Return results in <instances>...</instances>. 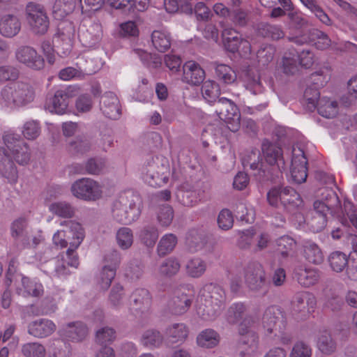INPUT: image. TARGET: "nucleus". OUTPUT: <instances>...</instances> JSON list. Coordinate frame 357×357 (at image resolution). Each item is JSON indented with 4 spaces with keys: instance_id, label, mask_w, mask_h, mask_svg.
Instances as JSON below:
<instances>
[{
    "instance_id": "1",
    "label": "nucleus",
    "mask_w": 357,
    "mask_h": 357,
    "mask_svg": "<svg viewBox=\"0 0 357 357\" xmlns=\"http://www.w3.org/2000/svg\"><path fill=\"white\" fill-rule=\"evenodd\" d=\"M6 147H0V174L10 183H15L18 174L12 158L20 165L30 160V150L26 143L14 133L3 136Z\"/></svg>"
},
{
    "instance_id": "2",
    "label": "nucleus",
    "mask_w": 357,
    "mask_h": 357,
    "mask_svg": "<svg viewBox=\"0 0 357 357\" xmlns=\"http://www.w3.org/2000/svg\"><path fill=\"white\" fill-rule=\"evenodd\" d=\"M141 206L138 196L132 192L121 195L115 201L112 208V216L118 222L130 225L139 219Z\"/></svg>"
},
{
    "instance_id": "3",
    "label": "nucleus",
    "mask_w": 357,
    "mask_h": 357,
    "mask_svg": "<svg viewBox=\"0 0 357 357\" xmlns=\"http://www.w3.org/2000/svg\"><path fill=\"white\" fill-rule=\"evenodd\" d=\"M34 93L29 84L15 82L3 87L1 93L0 106L15 108L22 107L33 100Z\"/></svg>"
},
{
    "instance_id": "4",
    "label": "nucleus",
    "mask_w": 357,
    "mask_h": 357,
    "mask_svg": "<svg viewBox=\"0 0 357 357\" xmlns=\"http://www.w3.org/2000/svg\"><path fill=\"white\" fill-rule=\"evenodd\" d=\"M170 176L169 160L162 155L153 157L142 171V178L149 185L158 188L167 183Z\"/></svg>"
},
{
    "instance_id": "5",
    "label": "nucleus",
    "mask_w": 357,
    "mask_h": 357,
    "mask_svg": "<svg viewBox=\"0 0 357 357\" xmlns=\"http://www.w3.org/2000/svg\"><path fill=\"white\" fill-rule=\"evenodd\" d=\"M59 229L52 237L53 243L60 248H65L68 244L70 247L77 248L84 238V231L82 225L73 220H63Z\"/></svg>"
},
{
    "instance_id": "6",
    "label": "nucleus",
    "mask_w": 357,
    "mask_h": 357,
    "mask_svg": "<svg viewBox=\"0 0 357 357\" xmlns=\"http://www.w3.org/2000/svg\"><path fill=\"white\" fill-rule=\"evenodd\" d=\"M268 204L274 207L281 204L286 210L293 212L302 207L303 202L299 193L290 187H274L267 193Z\"/></svg>"
},
{
    "instance_id": "7",
    "label": "nucleus",
    "mask_w": 357,
    "mask_h": 357,
    "mask_svg": "<svg viewBox=\"0 0 357 357\" xmlns=\"http://www.w3.org/2000/svg\"><path fill=\"white\" fill-rule=\"evenodd\" d=\"M25 13L26 21L34 33L43 35L47 31L50 21L43 5L29 2L26 6Z\"/></svg>"
},
{
    "instance_id": "8",
    "label": "nucleus",
    "mask_w": 357,
    "mask_h": 357,
    "mask_svg": "<svg viewBox=\"0 0 357 357\" xmlns=\"http://www.w3.org/2000/svg\"><path fill=\"white\" fill-rule=\"evenodd\" d=\"M215 112L229 130L236 132L240 128L241 114L237 106L230 100L222 98L218 100Z\"/></svg>"
},
{
    "instance_id": "9",
    "label": "nucleus",
    "mask_w": 357,
    "mask_h": 357,
    "mask_svg": "<svg viewBox=\"0 0 357 357\" xmlns=\"http://www.w3.org/2000/svg\"><path fill=\"white\" fill-rule=\"evenodd\" d=\"M71 190L74 196L86 201L100 199L102 192L101 185L91 178L77 181L73 184Z\"/></svg>"
},
{
    "instance_id": "10",
    "label": "nucleus",
    "mask_w": 357,
    "mask_h": 357,
    "mask_svg": "<svg viewBox=\"0 0 357 357\" xmlns=\"http://www.w3.org/2000/svg\"><path fill=\"white\" fill-rule=\"evenodd\" d=\"M262 326L267 335L278 331L282 333L286 327V319L284 312L278 306L268 307L262 318Z\"/></svg>"
},
{
    "instance_id": "11",
    "label": "nucleus",
    "mask_w": 357,
    "mask_h": 357,
    "mask_svg": "<svg viewBox=\"0 0 357 357\" xmlns=\"http://www.w3.org/2000/svg\"><path fill=\"white\" fill-rule=\"evenodd\" d=\"M307 159L303 149L294 147L292 149L291 175L293 181L302 183L307 176Z\"/></svg>"
},
{
    "instance_id": "12",
    "label": "nucleus",
    "mask_w": 357,
    "mask_h": 357,
    "mask_svg": "<svg viewBox=\"0 0 357 357\" xmlns=\"http://www.w3.org/2000/svg\"><path fill=\"white\" fill-rule=\"evenodd\" d=\"M105 261L108 264L103 266L100 278V285L102 289L107 290L115 278L116 268L121 263V255L116 250L112 251L105 257Z\"/></svg>"
},
{
    "instance_id": "13",
    "label": "nucleus",
    "mask_w": 357,
    "mask_h": 357,
    "mask_svg": "<svg viewBox=\"0 0 357 357\" xmlns=\"http://www.w3.org/2000/svg\"><path fill=\"white\" fill-rule=\"evenodd\" d=\"M255 329L256 323L250 317H245L238 328V333L241 336L240 344L248 345L251 352L255 351L257 348L258 337Z\"/></svg>"
},
{
    "instance_id": "14",
    "label": "nucleus",
    "mask_w": 357,
    "mask_h": 357,
    "mask_svg": "<svg viewBox=\"0 0 357 357\" xmlns=\"http://www.w3.org/2000/svg\"><path fill=\"white\" fill-rule=\"evenodd\" d=\"M15 58L20 63L34 70H40L45 66L43 58L30 46L19 47L15 51Z\"/></svg>"
},
{
    "instance_id": "15",
    "label": "nucleus",
    "mask_w": 357,
    "mask_h": 357,
    "mask_svg": "<svg viewBox=\"0 0 357 357\" xmlns=\"http://www.w3.org/2000/svg\"><path fill=\"white\" fill-rule=\"evenodd\" d=\"M289 40L298 45L310 43L314 45L317 49L324 50L331 45V39L328 36L318 29H312L309 32V35H303L301 37L296 36L289 38Z\"/></svg>"
},
{
    "instance_id": "16",
    "label": "nucleus",
    "mask_w": 357,
    "mask_h": 357,
    "mask_svg": "<svg viewBox=\"0 0 357 357\" xmlns=\"http://www.w3.org/2000/svg\"><path fill=\"white\" fill-rule=\"evenodd\" d=\"M208 295L202 294L198 296L196 301L197 312L201 318L205 321H213L219 314L220 306L218 304L213 305L211 301L212 296L210 291H207Z\"/></svg>"
},
{
    "instance_id": "17",
    "label": "nucleus",
    "mask_w": 357,
    "mask_h": 357,
    "mask_svg": "<svg viewBox=\"0 0 357 357\" xmlns=\"http://www.w3.org/2000/svg\"><path fill=\"white\" fill-rule=\"evenodd\" d=\"M103 35L102 27L99 22H93L85 29L79 31V39L82 45L87 48H93L98 45Z\"/></svg>"
},
{
    "instance_id": "18",
    "label": "nucleus",
    "mask_w": 357,
    "mask_h": 357,
    "mask_svg": "<svg viewBox=\"0 0 357 357\" xmlns=\"http://www.w3.org/2000/svg\"><path fill=\"white\" fill-rule=\"evenodd\" d=\"M245 282L255 288H262L266 284L265 271L262 266L257 261H250L245 268Z\"/></svg>"
},
{
    "instance_id": "19",
    "label": "nucleus",
    "mask_w": 357,
    "mask_h": 357,
    "mask_svg": "<svg viewBox=\"0 0 357 357\" xmlns=\"http://www.w3.org/2000/svg\"><path fill=\"white\" fill-rule=\"evenodd\" d=\"M313 206L315 214L307 224L310 225L312 231L317 233L321 231L326 226V214L331 208L321 200L315 201Z\"/></svg>"
},
{
    "instance_id": "20",
    "label": "nucleus",
    "mask_w": 357,
    "mask_h": 357,
    "mask_svg": "<svg viewBox=\"0 0 357 357\" xmlns=\"http://www.w3.org/2000/svg\"><path fill=\"white\" fill-rule=\"evenodd\" d=\"M15 261L11 260L9 263L8 269L6 273L5 283L7 286H10L13 280L17 281L21 280L22 284L26 290H43V287L36 278L30 279L29 278L15 274Z\"/></svg>"
},
{
    "instance_id": "21",
    "label": "nucleus",
    "mask_w": 357,
    "mask_h": 357,
    "mask_svg": "<svg viewBox=\"0 0 357 357\" xmlns=\"http://www.w3.org/2000/svg\"><path fill=\"white\" fill-rule=\"evenodd\" d=\"M87 335L88 328L80 321L69 323L60 331V335L63 339L75 342L82 341Z\"/></svg>"
},
{
    "instance_id": "22",
    "label": "nucleus",
    "mask_w": 357,
    "mask_h": 357,
    "mask_svg": "<svg viewBox=\"0 0 357 357\" xmlns=\"http://www.w3.org/2000/svg\"><path fill=\"white\" fill-rule=\"evenodd\" d=\"M100 107L103 114L109 119H116L120 116L119 100L112 92H106L101 97Z\"/></svg>"
},
{
    "instance_id": "23",
    "label": "nucleus",
    "mask_w": 357,
    "mask_h": 357,
    "mask_svg": "<svg viewBox=\"0 0 357 357\" xmlns=\"http://www.w3.org/2000/svg\"><path fill=\"white\" fill-rule=\"evenodd\" d=\"M292 316L297 321H303L307 319L312 314L316 306V300L314 297L309 298L307 302V307H305L303 298L297 296L296 300L291 302Z\"/></svg>"
},
{
    "instance_id": "24",
    "label": "nucleus",
    "mask_w": 357,
    "mask_h": 357,
    "mask_svg": "<svg viewBox=\"0 0 357 357\" xmlns=\"http://www.w3.org/2000/svg\"><path fill=\"white\" fill-rule=\"evenodd\" d=\"M21 30V22L13 14H5L0 17V33L6 38H13Z\"/></svg>"
},
{
    "instance_id": "25",
    "label": "nucleus",
    "mask_w": 357,
    "mask_h": 357,
    "mask_svg": "<svg viewBox=\"0 0 357 357\" xmlns=\"http://www.w3.org/2000/svg\"><path fill=\"white\" fill-rule=\"evenodd\" d=\"M56 328V325L52 321L40 319L29 324L28 333L35 337L43 338L52 335Z\"/></svg>"
},
{
    "instance_id": "26",
    "label": "nucleus",
    "mask_w": 357,
    "mask_h": 357,
    "mask_svg": "<svg viewBox=\"0 0 357 357\" xmlns=\"http://www.w3.org/2000/svg\"><path fill=\"white\" fill-rule=\"evenodd\" d=\"M183 79L187 83L198 85L202 83L205 77L204 70L200 66L193 61L185 63L183 67Z\"/></svg>"
},
{
    "instance_id": "27",
    "label": "nucleus",
    "mask_w": 357,
    "mask_h": 357,
    "mask_svg": "<svg viewBox=\"0 0 357 357\" xmlns=\"http://www.w3.org/2000/svg\"><path fill=\"white\" fill-rule=\"evenodd\" d=\"M177 295L168 302V308L173 314L180 315L188 311L192 304V298L183 291H177Z\"/></svg>"
},
{
    "instance_id": "28",
    "label": "nucleus",
    "mask_w": 357,
    "mask_h": 357,
    "mask_svg": "<svg viewBox=\"0 0 357 357\" xmlns=\"http://www.w3.org/2000/svg\"><path fill=\"white\" fill-rule=\"evenodd\" d=\"M262 152L266 161L271 165H278L280 169V164L282 168H284V162L282 156V149L275 144H272L268 141H264L262 143Z\"/></svg>"
},
{
    "instance_id": "29",
    "label": "nucleus",
    "mask_w": 357,
    "mask_h": 357,
    "mask_svg": "<svg viewBox=\"0 0 357 357\" xmlns=\"http://www.w3.org/2000/svg\"><path fill=\"white\" fill-rule=\"evenodd\" d=\"M71 33V31H69L68 36L67 38V42L64 43V47L62 48H60L59 45H56V50L54 48V47L52 45V43L50 40H43L41 44V48L43 50V52L44 54L45 55L47 61L50 64H53L55 61L54 58V52H56L57 54H59L61 56H67L71 51V45H70V35Z\"/></svg>"
},
{
    "instance_id": "30",
    "label": "nucleus",
    "mask_w": 357,
    "mask_h": 357,
    "mask_svg": "<svg viewBox=\"0 0 357 357\" xmlns=\"http://www.w3.org/2000/svg\"><path fill=\"white\" fill-rule=\"evenodd\" d=\"M69 103V94L66 90L60 89L55 92L54 97L47 102V109L52 113L63 114Z\"/></svg>"
},
{
    "instance_id": "31",
    "label": "nucleus",
    "mask_w": 357,
    "mask_h": 357,
    "mask_svg": "<svg viewBox=\"0 0 357 357\" xmlns=\"http://www.w3.org/2000/svg\"><path fill=\"white\" fill-rule=\"evenodd\" d=\"M241 79L244 86L252 93L256 94L261 89L260 75L257 69L253 67H248L241 75Z\"/></svg>"
},
{
    "instance_id": "32",
    "label": "nucleus",
    "mask_w": 357,
    "mask_h": 357,
    "mask_svg": "<svg viewBox=\"0 0 357 357\" xmlns=\"http://www.w3.org/2000/svg\"><path fill=\"white\" fill-rule=\"evenodd\" d=\"M294 273L298 283L304 287L313 286L320 278L319 271L315 268L301 266L295 269Z\"/></svg>"
},
{
    "instance_id": "33",
    "label": "nucleus",
    "mask_w": 357,
    "mask_h": 357,
    "mask_svg": "<svg viewBox=\"0 0 357 357\" xmlns=\"http://www.w3.org/2000/svg\"><path fill=\"white\" fill-rule=\"evenodd\" d=\"M302 255L306 261L314 264H320L324 261L321 248L312 241L303 242Z\"/></svg>"
},
{
    "instance_id": "34",
    "label": "nucleus",
    "mask_w": 357,
    "mask_h": 357,
    "mask_svg": "<svg viewBox=\"0 0 357 357\" xmlns=\"http://www.w3.org/2000/svg\"><path fill=\"white\" fill-rule=\"evenodd\" d=\"M222 40L225 49L230 52H236L239 50L241 40V34L232 28H225L222 33Z\"/></svg>"
},
{
    "instance_id": "35",
    "label": "nucleus",
    "mask_w": 357,
    "mask_h": 357,
    "mask_svg": "<svg viewBox=\"0 0 357 357\" xmlns=\"http://www.w3.org/2000/svg\"><path fill=\"white\" fill-rule=\"evenodd\" d=\"M316 108L321 116L327 119L334 118L338 113L337 101L326 97L319 99Z\"/></svg>"
},
{
    "instance_id": "36",
    "label": "nucleus",
    "mask_w": 357,
    "mask_h": 357,
    "mask_svg": "<svg viewBox=\"0 0 357 357\" xmlns=\"http://www.w3.org/2000/svg\"><path fill=\"white\" fill-rule=\"evenodd\" d=\"M76 2L77 0H56L52 10L54 17L58 20H63L73 12Z\"/></svg>"
},
{
    "instance_id": "37",
    "label": "nucleus",
    "mask_w": 357,
    "mask_h": 357,
    "mask_svg": "<svg viewBox=\"0 0 357 357\" xmlns=\"http://www.w3.org/2000/svg\"><path fill=\"white\" fill-rule=\"evenodd\" d=\"M151 40L155 48L161 52H166L171 46L170 35L165 31H154L151 35Z\"/></svg>"
},
{
    "instance_id": "38",
    "label": "nucleus",
    "mask_w": 357,
    "mask_h": 357,
    "mask_svg": "<svg viewBox=\"0 0 357 357\" xmlns=\"http://www.w3.org/2000/svg\"><path fill=\"white\" fill-rule=\"evenodd\" d=\"M215 72L217 79L224 84H231L236 80L237 75L235 70L228 65L217 63Z\"/></svg>"
},
{
    "instance_id": "39",
    "label": "nucleus",
    "mask_w": 357,
    "mask_h": 357,
    "mask_svg": "<svg viewBox=\"0 0 357 357\" xmlns=\"http://www.w3.org/2000/svg\"><path fill=\"white\" fill-rule=\"evenodd\" d=\"M219 335L213 329H206L202 331L197 337L198 345L206 348L215 347L219 343Z\"/></svg>"
},
{
    "instance_id": "40",
    "label": "nucleus",
    "mask_w": 357,
    "mask_h": 357,
    "mask_svg": "<svg viewBox=\"0 0 357 357\" xmlns=\"http://www.w3.org/2000/svg\"><path fill=\"white\" fill-rule=\"evenodd\" d=\"M203 98L209 103L216 101L220 94V89L215 82L212 80L205 81L202 86Z\"/></svg>"
},
{
    "instance_id": "41",
    "label": "nucleus",
    "mask_w": 357,
    "mask_h": 357,
    "mask_svg": "<svg viewBox=\"0 0 357 357\" xmlns=\"http://www.w3.org/2000/svg\"><path fill=\"white\" fill-rule=\"evenodd\" d=\"M177 243V237L173 234L164 235L159 241L157 251L159 256L163 257L170 253Z\"/></svg>"
},
{
    "instance_id": "42",
    "label": "nucleus",
    "mask_w": 357,
    "mask_h": 357,
    "mask_svg": "<svg viewBox=\"0 0 357 357\" xmlns=\"http://www.w3.org/2000/svg\"><path fill=\"white\" fill-rule=\"evenodd\" d=\"M133 53L149 68H158L162 65V58L158 54H152L141 49H135Z\"/></svg>"
},
{
    "instance_id": "43",
    "label": "nucleus",
    "mask_w": 357,
    "mask_h": 357,
    "mask_svg": "<svg viewBox=\"0 0 357 357\" xmlns=\"http://www.w3.org/2000/svg\"><path fill=\"white\" fill-rule=\"evenodd\" d=\"M48 352L50 357H70V347L63 340H54Z\"/></svg>"
},
{
    "instance_id": "44",
    "label": "nucleus",
    "mask_w": 357,
    "mask_h": 357,
    "mask_svg": "<svg viewBox=\"0 0 357 357\" xmlns=\"http://www.w3.org/2000/svg\"><path fill=\"white\" fill-rule=\"evenodd\" d=\"M301 3L323 24L327 26L331 25V20L315 0H303Z\"/></svg>"
},
{
    "instance_id": "45",
    "label": "nucleus",
    "mask_w": 357,
    "mask_h": 357,
    "mask_svg": "<svg viewBox=\"0 0 357 357\" xmlns=\"http://www.w3.org/2000/svg\"><path fill=\"white\" fill-rule=\"evenodd\" d=\"M116 243L122 250L130 248L133 243V233L128 227L120 228L116 234Z\"/></svg>"
},
{
    "instance_id": "46",
    "label": "nucleus",
    "mask_w": 357,
    "mask_h": 357,
    "mask_svg": "<svg viewBox=\"0 0 357 357\" xmlns=\"http://www.w3.org/2000/svg\"><path fill=\"white\" fill-rule=\"evenodd\" d=\"M166 333L173 342H177L186 339L188 330L184 324H174L167 329Z\"/></svg>"
},
{
    "instance_id": "47",
    "label": "nucleus",
    "mask_w": 357,
    "mask_h": 357,
    "mask_svg": "<svg viewBox=\"0 0 357 357\" xmlns=\"http://www.w3.org/2000/svg\"><path fill=\"white\" fill-rule=\"evenodd\" d=\"M49 210L52 213L62 218H72L74 215L73 208L65 202H57L49 206Z\"/></svg>"
},
{
    "instance_id": "48",
    "label": "nucleus",
    "mask_w": 357,
    "mask_h": 357,
    "mask_svg": "<svg viewBox=\"0 0 357 357\" xmlns=\"http://www.w3.org/2000/svg\"><path fill=\"white\" fill-rule=\"evenodd\" d=\"M22 353L24 357H45L46 349L42 344L29 342L22 346Z\"/></svg>"
},
{
    "instance_id": "49",
    "label": "nucleus",
    "mask_w": 357,
    "mask_h": 357,
    "mask_svg": "<svg viewBox=\"0 0 357 357\" xmlns=\"http://www.w3.org/2000/svg\"><path fill=\"white\" fill-rule=\"evenodd\" d=\"M139 238L146 246L153 247L158 238V229L154 225L145 226L140 231Z\"/></svg>"
},
{
    "instance_id": "50",
    "label": "nucleus",
    "mask_w": 357,
    "mask_h": 357,
    "mask_svg": "<svg viewBox=\"0 0 357 357\" xmlns=\"http://www.w3.org/2000/svg\"><path fill=\"white\" fill-rule=\"evenodd\" d=\"M329 264L331 268L335 272H341L348 264V257L344 253L335 251L331 254Z\"/></svg>"
},
{
    "instance_id": "51",
    "label": "nucleus",
    "mask_w": 357,
    "mask_h": 357,
    "mask_svg": "<svg viewBox=\"0 0 357 357\" xmlns=\"http://www.w3.org/2000/svg\"><path fill=\"white\" fill-rule=\"evenodd\" d=\"M317 347L324 354H329L335 349V343L327 331L321 333L318 337Z\"/></svg>"
},
{
    "instance_id": "52",
    "label": "nucleus",
    "mask_w": 357,
    "mask_h": 357,
    "mask_svg": "<svg viewBox=\"0 0 357 357\" xmlns=\"http://www.w3.org/2000/svg\"><path fill=\"white\" fill-rule=\"evenodd\" d=\"M174 210L168 204L160 206L157 212V220L161 227H167L172 222Z\"/></svg>"
},
{
    "instance_id": "53",
    "label": "nucleus",
    "mask_w": 357,
    "mask_h": 357,
    "mask_svg": "<svg viewBox=\"0 0 357 357\" xmlns=\"http://www.w3.org/2000/svg\"><path fill=\"white\" fill-rule=\"evenodd\" d=\"M259 33L263 37L279 40L284 36V33L278 26L263 24L259 27Z\"/></svg>"
},
{
    "instance_id": "54",
    "label": "nucleus",
    "mask_w": 357,
    "mask_h": 357,
    "mask_svg": "<svg viewBox=\"0 0 357 357\" xmlns=\"http://www.w3.org/2000/svg\"><path fill=\"white\" fill-rule=\"evenodd\" d=\"M141 342L146 347H158L162 342V337L159 331L148 330L143 334Z\"/></svg>"
},
{
    "instance_id": "55",
    "label": "nucleus",
    "mask_w": 357,
    "mask_h": 357,
    "mask_svg": "<svg viewBox=\"0 0 357 357\" xmlns=\"http://www.w3.org/2000/svg\"><path fill=\"white\" fill-rule=\"evenodd\" d=\"M143 273L144 266L137 260L131 261L125 269V276L132 281L139 279Z\"/></svg>"
},
{
    "instance_id": "56",
    "label": "nucleus",
    "mask_w": 357,
    "mask_h": 357,
    "mask_svg": "<svg viewBox=\"0 0 357 357\" xmlns=\"http://www.w3.org/2000/svg\"><path fill=\"white\" fill-rule=\"evenodd\" d=\"M22 132L26 139H35L40 134V124L37 121H28L24 124Z\"/></svg>"
},
{
    "instance_id": "57",
    "label": "nucleus",
    "mask_w": 357,
    "mask_h": 357,
    "mask_svg": "<svg viewBox=\"0 0 357 357\" xmlns=\"http://www.w3.org/2000/svg\"><path fill=\"white\" fill-rule=\"evenodd\" d=\"M295 246V240L289 236H282L277 240V251L283 257H287Z\"/></svg>"
},
{
    "instance_id": "58",
    "label": "nucleus",
    "mask_w": 357,
    "mask_h": 357,
    "mask_svg": "<svg viewBox=\"0 0 357 357\" xmlns=\"http://www.w3.org/2000/svg\"><path fill=\"white\" fill-rule=\"evenodd\" d=\"M243 165L244 167L249 166L251 169L260 171L262 163L260 159L259 151L257 149H252L247 158L243 159Z\"/></svg>"
},
{
    "instance_id": "59",
    "label": "nucleus",
    "mask_w": 357,
    "mask_h": 357,
    "mask_svg": "<svg viewBox=\"0 0 357 357\" xmlns=\"http://www.w3.org/2000/svg\"><path fill=\"white\" fill-rule=\"evenodd\" d=\"M188 273L193 278L201 276L206 271V264L200 259H193L186 266Z\"/></svg>"
},
{
    "instance_id": "60",
    "label": "nucleus",
    "mask_w": 357,
    "mask_h": 357,
    "mask_svg": "<svg viewBox=\"0 0 357 357\" xmlns=\"http://www.w3.org/2000/svg\"><path fill=\"white\" fill-rule=\"evenodd\" d=\"M304 98L306 101L307 107L309 110L313 111L317 107V104L320 98L319 89L307 87L304 92Z\"/></svg>"
},
{
    "instance_id": "61",
    "label": "nucleus",
    "mask_w": 357,
    "mask_h": 357,
    "mask_svg": "<svg viewBox=\"0 0 357 357\" xmlns=\"http://www.w3.org/2000/svg\"><path fill=\"white\" fill-rule=\"evenodd\" d=\"M245 307L243 303H234L229 308L227 319L230 324L237 323L243 317Z\"/></svg>"
},
{
    "instance_id": "62",
    "label": "nucleus",
    "mask_w": 357,
    "mask_h": 357,
    "mask_svg": "<svg viewBox=\"0 0 357 357\" xmlns=\"http://www.w3.org/2000/svg\"><path fill=\"white\" fill-rule=\"evenodd\" d=\"M275 52V47L272 45H266L264 47H261L257 53L259 63L261 66L268 64L273 60Z\"/></svg>"
},
{
    "instance_id": "63",
    "label": "nucleus",
    "mask_w": 357,
    "mask_h": 357,
    "mask_svg": "<svg viewBox=\"0 0 357 357\" xmlns=\"http://www.w3.org/2000/svg\"><path fill=\"white\" fill-rule=\"evenodd\" d=\"M115 333V331L112 328H102L96 332V342L101 345L111 343L116 337Z\"/></svg>"
},
{
    "instance_id": "64",
    "label": "nucleus",
    "mask_w": 357,
    "mask_h": 357,
    "mask_svg": "<svg viewBox=\"0 0 357 357\" xmlns=\"http://www.w3.org/2000/svg\"><path fill=\"white\" fill-rule=\"evenodd\" d=\"M180 268V264L176 259H167L160 267V273L165 275L176 274Z\"/></svg>"
}]
</instances>
